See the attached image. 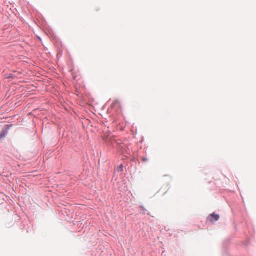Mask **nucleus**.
<instances>
[{
    "label": "nucleus",
    "mask_w": 256,
    "mask_h": 256,
    "mask_svg": "<svg viewBox=\"0 0 256 256\" xmlns=\"http://www.w3.org/2000/svg\"><path fill=\"white\" fill-rule=\"evenodd\" d=\"M220 216L218 214H212L210 215L208 218V220L210 222H213L214 221H217L218 220Z\"/></svg>",
    "instance_id": "nucleus-1"
},
{
    "label": "nucleus",
    "mask_w": 256,
    "mask_h": 256,
    "mask_svg": "<svg viewBox=\"0 0 256 256\" xmlns=\"http://www.w3.org/2000/svg\"><path fill=\"white\" fill-rule=\"evenodd\" d=\"M120 102L118 100H114L112 104V108H114L115 107L118 108H120Z\"/></svg>",
    "instance_id": "nucleus-2"
},
{
    "label": "nucleus",
    "mask_w": 256,
    "mask_h": 256,
    "mask_svg": "<svg viewBox=\"0 0 256 256\" xmlns=\"http://www.w3.org/2000/svg\"><path fill=\"white\" fill-rule=\"evenodd\" d=\"M7 134V131L4 130L0 132V140L4 138Z\"/></svg>",
    "instance_id": "nucleus-3"
},
{
    "label": "nucleus",
    "mask_w": 256,
    "mask_h": 256,
    "mask_svg": "<svg viewBox=\"0 0 256 256\" xmlns=\"http://www.w3.org/2000/svg\"><path fill=\"white\" fill-rule=\"evenodd\" d=\"M164 190H166V191L164 193V194H166L169 188H168V186H166L165 187H164Z\"/></svg>",
    "instance_id": "nucleus-4"
},
{
    "label": "nucleus",
    "mask_w": 256,
    "mask_h": 256,
    "mask_svg": "<svg viewBox=\"0 0 256 256\" xmlns=\"http://www.w3.org/2000/svg\"><path fill=\"white\" fill-rule=\"evenodd\" d=\"M120 166L121 167H120V168H122V166Z\"/></svg>",
    "instance_id": "nucleus-5"
},
{
    "label": "nucleus",
    "mask_w": 256,
    "mask_h": 256,
    "mask_svg": "<svg viewBox=\"0 0 256 256\" xmlns=\"http://www.w3.org/2000/svg\"><path fill=\"white\" fill-rule=\"evenodd\" d=\"M120 166L121 167H120V168H122V166Z\"/></svg>",
    "instance_id": "nucleus-6"
}]
</instances>
